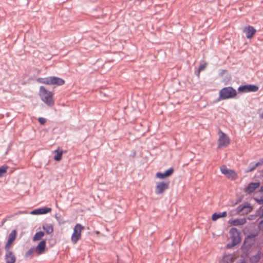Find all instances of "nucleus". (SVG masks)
Instances as JSON below:
<instances>
[{"instance_id": "nucleus-35", "label": "nucleus", "mask_w": 263, "mask_h": 263, "mask_svg": "<svg viewBox=\"0 0 263 263\" xmlns=\"http://www.w3.org/2000/svg\"><path fill=\"white\" fill-rule=\"evenodd\" d=\"M260 191L263 192V186L261 187Z\"/></svg>"}, {"instance_id": "nucleus-16", "label": "nucleus", "mask_w": 263, "mask_h": 263, "mask_svg": "<svg viewBox=\"0 0 263 263\" xmlns=\"http://www.w3.org/2000/svg\"><path fill=\"white\" fill-rule=\"evenodd\" d=\"M246 223L245 218H237L235 219H230L228 221V223L231 226H238L243 225Z\"/></svg>"}, {"instance_id": "nucleus-30", "label": "nucleus", "mask_w": 263, "mask_h": 263, "mask_svg": "<svg viewBox=\"0 0 263 263\" xmlns=\"http://www.w3.org/2000/svg\"><path fill=\"white\" fill-rule=\"evenodd\" d=\"M39 122L41 124H44L46 123V120L45 119V118H39Z\"/></svg>"}, {"instance_id": "nucleus-29", "label": "nucleus", "mask_w": 263, "mask_h": 263, "mask_svg": "<svg viewBox=\"0 0 263 263\" xmlns=\"http://www.w3.org/2000/svg\"><path fill=\"white\" fill-rule=\"evenodd\" d=\"M206 66V63H204L203 64H201L199 67V71H202L203 70Z\"/></svg>"}, {"instance_id": "nucleus-11", "label": "nucleus", "mask_w": 263, "mask_h": 263, "mask_svg": "<svg viewBox=\"0 0 263 263\" xmlns=\"http://www.w3.org/2000/svg\"><path fill=\"white\" fill-rule=\"evenodd\" d=\"M243 32L246 33L247 39H251L255 34L256 30L253 27L248 26L243 28Z\"/></svg>"}, {"instance_id": "nucleus-4", "label": "nucleus", "mask_w": 263, "mask_h": 263, "mask_svg": "<svg viewBox=\"0 0 263 263\" xmlns=\"http://www.w3.org/2000/svg\"><path fill=\"white\" fill-rule=\"evenodd\" d=\"M170 186L169 181H162L156 183L155 186V193L157 195L163 194Z\"/></svg>"}, {"instance_id": "nucleus-21", "label": "nucleus", "mask_w": 263, "mask_h": 263, "mask_svg": "<svg viewBox=\"0 0 263 263\" xmlns=\"http://www.w3.org/2000/svg\"><path fill=\"white\" fill-rule=\"evenodd\" d=\"M263 164V158L261 159L260 161L257 163H251L250 168L248 171H247V172H250L254 170L257 166L259 165H261Z\"/></svg>"}, {"instance_id": "nucleus-20", "label": "nucleus", "mask_w": 263, "mask_h": 263, "mask_svg": "<svg viewBox=\"0 0 263 263\" xmlns=\"http://www.w3.org/2000/svg\"><path fill=\"white\" fill-rule=\"evenodd\" d=\"M227 216V212L224 211L220 213H215L212 215V219L213 221H216L219 218L225 217Z\"/></svg>"}, {"instance_id": "nucleus-6", "label": "nucleus", "mask_w": 263, "mask_h": 263, "mask_svg": "<svg viewBox=\"0 0 263 263\" xmlns=\"http://www.w3.org/2000/svg\"><path fill=\"white\" fill-rule=\"evenodd\" d=\"M220 169L222 174L228 178L235 180L237 178V175L236 172L228 168L226 165H222Z\"/></svg>"}, {"instance_id": "nucleus-9", "label": "nucleus", "mask_w": 263, "mask_h": 263, "mask_svg": "<svg viewBox=\"0 0 263 263\" xmlns=\"http://www.w3.org/2000/svg\"><path fill=\"white\" fill-rule=\"evenodd\" d=\"M16 231L14 230L9 234L8 241L5 245L6 250L8 251L11 247L13 242L16 239Z\"/></svg>"}, {"instance_id": "nucleus-34", "label": "nucleus", "mask_w": 263, "mask_h": 263, "mask_svg": "<svg viewBox=\"0 0 263 263\" xmlns=\"http://www.w3.org/2000/svg\"><path fill=\"white\" fill-rule=\"evenodd\" d=\"M260 118L263 119V112L260 115Z\"/></svg>"}, {"instance_id": "nucleus-1", "label": "nucleus", "mask_w": 263, "mask_h": 263, "mask_svg": "<svg viewBox=\"0 0 263 263\" xmlns=\"http://www.w3.org/2000/svg\"><path fill=\"white\" fill-rule=\"evenodd\" d=\"M40 96L42 100L49 106L54 105V101L53 98L52 93L47 90L45 87H40Z\"/></svg>"}, {"instance_id": "nucleus-32", "label": "nucleus", "mask_w": 263, "mask_h": 263, "mask_svg": "<svg viewBox=\"0 0 263 263\" xmlns=\"http://www.w3.org/2000/svg\"><path fill=\"white\" fill-rule=\"evenodd\" d=\"M259 215L260 216L263 217V208L262 209H260V211L259 212Z\"/></svg>"}, {"instance_id": "nucleus-2", "label": "nucleus", "mask_w": 263, "mask_h": 263, "mask_svg": "<svg viewBox=\"0 0 263 263\" xmlns=\"http://www.w3.org/2000/svg\"><path fill=\"white\" fill-rule=\"evenodd\" d=\"M236 95V90L231 87H224L221 89L219 93V98L222 100L233 98Z\"/></svg>"}, {"instance_id": "nucleus-22", "label": "nucleus", "mask_w": 263, "mask_h": 263, "mask_svg": "<svg viewBox=\"0 0 263 263\" xmlns=\"http://www.w3.org/2000/svg\"><path fill=\"white\" fill-rule=\"evenodd\" d=\"M43 229L47 234H51L53 231V226L51 224H46L44 225Z\"/></svg>"}, {"instance_id": "nucleus-17", "label": "nucleus", "mask_w": 263, "mask_h": 263, "mask_svg": "<svg viewBox=\"0 0 263 263\" xmlns=\"http://www.w3.org/2000/svg\"><path fill=\"white\" fill-rule=\"evenodd\" d=\"M259 183L253 182L249 184V185L245 189V191L247 193H251L254 192L256 189L259 186Z\"/></svg>"}, {"instance_id": "nucleus-33", "label": "nucleus", "mask_w": 263, "mask_h": 263, "mask_svg": "<svg viewBox=\"0 0 263 263\" xmlns=\"http://www.w3.org/2000/svg\"><path fill=\"white\" fill-rule=\"evenodd\" d=\"M253 217V215H251L249 217H248V219H250V220H251L252 219V217Z\"/></svg>"}, {"instance_id": "nucleus-38", "label": "nucleus", "mask_w": 263, "mask_h": 263, "mask_svg": "<svg viewBox=\"0 0 263 263\" xmlns=\"http://www.w3.org/2000/svg\"><path fill=\"white\" fill-rule=\"evenodd\" d=\"M240 263H245V262L244 261H241V262H240Z\"/></svg>"}, {"instance_id": "nucleus-19", "label": "nucleus", "mask_w": 263, "mask_h": 263, "mask_svg": "<svg viewBox=\"0 0 263 263\" xmlns=\"http://www.w3.org/2000/svg\"><path fill=\"white\" fill-rule=\"evenodd\" d=\"M46 248V241L45 240L41 241L36 247L35 248V251L37 252L38 254H42Z\"/></svg>"}, {"instance_id": "nucleus-26", "label": "nucleus", "mask_w": 263, "mask_h": 263, "mask_svg": "<svg viewBox=\"0 0 263 263\" xmlns=\"http://www.w3.org/2000/svg\"><path fill=\"white\" fill-rule=\"evenodd\" d=\"M260 258V254L257 253L256 255L252 256L250 258L252 262H257Z\"/></svg>"}, {"instance_id": "nucleus-10", "label": "nucleus", "mask_w": 263, "mask_h": 263, "mask_svg": "<svg viewBox=\"0 0 263 263\" xmlns=\"http://www.w3.org/2000/svg\"><path fill=\"white\" fill-rule=\"evenodd\" d=\"M48 85H56L61 86L64 84L65 81L61 78L57 77H48Z\"/></svg>"}, {"instance_id": "nucleus-27", "label": "nucleus", "mask_w": 263, "mask_h": 263, "mask_svg": "<svg viewBox=\"0 0 263 263\" xmlns=\"http://www.w3.org/2000/svg\"><path fill=\"white\" fill-rule=\"evenodd\" d=\"M37 81L39 83H42V84H47V85H48V84H49V83H48V78H39L37 80Z\"/></svg>"}, {"instance_id": "nucleus-12", "label": "nucleus", "mask_w": 263, "mask_h": 263, "mask_svg": "<svg viewBox=\"0 0 263 263\" xmlns=\"http://www.w3.org/2000/svg\"><path fill=\"white\" fill-rule=\"evenodd\" d=\"M230 233L232 235L233 245L238 243L240 241L241 239L237 229L236 228H232L230 231Z\"/></svg>"}, {"instance_id": "nucleus-25", "label": "nucleus", "mask_w": 263, "mask_h": 263, "mask_svg": "<svg viewBox=\"0 0 263 263\" xmlns=\"http://www.w3.org/2000/svg\"><path fill=\"white\" fill-rule=\"evenodd\" d=\"M8 168V166L3 165L0 167V177H2L5 174L7 173Z\"/></svg>"}, {"instance_id": "nucleus-14", "label": "nucleus", "mask_w": 263, "mask_h": 263, "mask_svg": "<svg viewBox=\"0 0 263 263\" xmlns=\"http://www.w3.org/2000/svg\"><path fill=\"white\" fill-rule=\"evenodd\" d=\"M174 173V169L170 168L166 170L164 173L157 172L156 174L157 178L163 179L165 178L171 176Z\"/></svg>"}, {"instance_id": "nucleus-28", "label": "nucleus", "mask_w": 263, "mask_h": 263, "mask_svg": "<svg viewBox=\"0 0 263 263\" xmlns=\"http://www.w3.org/2000/svg\"><path fill=\"white\" fill-rule=\"evenodd\" d=\"M35 250V249L34 248H30L26 253V256L29 257L31 256L33 252Z\"/></svg>"}, {"instance_id": "nucleus-7", "label": "nucleus", "mask_w": 263, "mask_h": 263, "mask_svg": "<svg viewBox=\"0 0 263 263\" xmlns=\"http://www.w3.org/2000/svg\"><path fill=\"white\" fill-rule=\"evenodd\" d=\"M252 210V207L250 204L246 203L239 205L236 209V212L240 215H246L251 212Z\"/></svg>"}, {"instance_id": "nucleus-31", "label": "nucleus", "mask_w": 263, "mask_h": 263, "mask_svg": "<svg viewBox=\"0 0 263 263\" xmlns=\"http://www.w3.org/2000/svg\"><path fill=\"white\" fill-rule=\"evenodd\" d=\"M259 229L261 231H263V220H261L258 224Z\"/></svg>"}, {"instance_id": "nucleus-8", "label": "nucleus", "mask_w": 263, "mask_h": 263, "mask_svg": "<svg viewBox=\"0 0 263 263\" xmlns=\"http://www.w3.org/2000/svg\"><path fill=\"white\" fill-rule=\"evenodd\" d=\"M240 92H256L258 90V87L254 85H246L239 87L238 89Z\"/></svg>"}, {"instance_id": "nucleus-24", "label": "nucleus", "mask_w": 263, "mask_h": 263, "mask_svg": "<svg viewBox=\"0 0 263 263\" xmlns=\"http://www.w3.org/2000/svg\"><path fill=\"white\" fill-rule=\"evenodd\" d=\"M44 236V232L40 231L39 232H37L34 235L33 238V241H35L37 240H40L43 236Z\"/></svg>"}, {"instance_id": "nucleus-18", "label": "nucleus", "mask_w": 263, "mask_h": 263, "mask_svg": "<svg viewBox=\"0 0 263 263\" xmlns=\"http://www.w3.org/2000/svg\"><path fill=\"white\" fill-rule=\"evenodd\" d=\"M5 260L7 263H15L16 257L12 252L9 251L5 255Z\"/></svg>"}, {"instance_id": "nucleus-5", "label": "nucleus", "mask_w": 263, "mask_h": 263, "mask_svg": "<svg viewBox=\"0 0 263 263\" xmlns=\"http://www.w3.org/2000/svg\"><path fill=\"white\" fill-rule=\"evenodd\" d=\"M218 135V147L220 148L228 146L230 143L228 136L220 130L219 131Z\"/></svg>"}, {"instance_id": "nucleus-13", "label": "nucleus", "mask_w": 263, "mask_h": 263, "mask_svg": "<svg viewBox=\"0 0 263 263\" xmlns=\"http://www.w3.org/2000/svg\"><path fill=\"white\" fill-rule=\"evenodd\" d=\"M235 254H226L223 257L220 263H233L236 259Z\"/></svg>"}, {"instance_id": "nucleus-3", "label": "nucleus", "mask_w": 263, "mask_h": 263, "mask_svg": "<svg viewBox=\"0 0 263 263\" xmlns=\"http://www.w3.org/2000/svg\"><path fill=\"white\" fill-rule=\"evenodd\" d=\"M84 230V227L80 223L75 225L73 229V233L71 236V241L73 244H76L81 239L82 232Z\"/></svg>"}, {"instance_id": "nucleus-37", "label": "nucleus", "mask_w": 263, "mask_h": 263, "mask_svg": "<svg viewBox=\"0 0 263 263\" xmlns=\"http://www.w3.org/2000/svg\"><path fill=\"white\" fill-rule=\"evenodd\" d=\"M1 254H2V250H1V249H0V256L1 255Z\"/></svg>"}, {"instance_id": "nucleus-36", "label": "nucleus", "mask_w": 263, "mask_h": 263, "mask_svg": "<svg viewBox=\"0 0 263 263\" xmlns=\"http://www.w3.org/2000/svg\"><path fill=\"white\" fill-rule=\"evenodd\" d=\"M139 3V4L141 3V1H142L143 0H137Z\"/></svg>"}, {"instance_id": "nucleus-15", "label": "nucleus", "mask_w": 263, "mask_h": 263, "mask_svg": "<svg viewBox=\"0 0 263 263\" xmlns=\"http://www.w3.org/2000/svg\"><path fill=\"white\" fill-rule=\"evenodd\" d=\"M51 209L50 208H42L40 209H35L30 212L31 214L32 215H39V214H45L50 212Z\"/></svg>"}, {"instance_id": "nucleus-23", "label": "nucleus", "mask_w": 263, "mask_h": 263, "mask_svg": "<svg viewBox=\"0 0 263 263\" xmlns=\"http://www.w3.org/2000/svg\"><path fill=\"white\" fill-rule=\"evenodd\" d=\"M56 155L54 156V159L55 161H60L62 158L63 152L62 151H59V148L54 151Z\"/></svg>"}]
</instances>
